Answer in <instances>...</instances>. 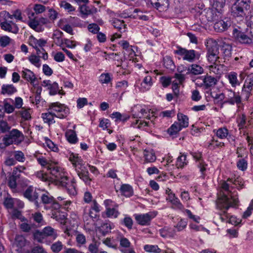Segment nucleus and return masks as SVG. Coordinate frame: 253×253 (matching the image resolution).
<instances>
[{
	"label": "nucleus",
	"instance_id": "603ef678",
	"mask_svg": "<svg viewBox=\"0 0 253 253\" xmlns=\"http://www.w3.org/2000/svg\"><path fill=\"white\" fill-rule=\"evenodd\" d=\"M217 208L220 210L223 211V213L220 214V218L222 221L230 222L232 216H230L229 214L227 212V211L228 209L226 210L224 209H219L218 207Z\"/></svg>",
	"mask_w": 253,
	"mask_h": 253
},
{
	"label": "nucleus",
	"instance_id": "412c9836",
	"mask_svg": "<svg viewBox=\"0 0 253 253\" xmlns=\"http://www.w3.org/2000/svg\"><path fill=\"white\" fill-rule=\"evenodd\" d=\"M22 77L27 81L30 82L31 84H33L36 80V78L34 73L27 69H25L22 71Z\"/></svg>",
	"mask_w": 253,
	"mask_h": 253
},
{
	"label": "nucleus",
	"instance_id": "a211bd4d",
	"mask_svg": "<svg viewBox=\"0 0 253 253\" xmlns=\"http://www.w3.org/2000/svg\"><path fill=\"white\" fill-rule=\"evenodd\" d=\"M82 168L78 174V175L86 185H90L92 179L89 176V172L86 168L84 166Z\"/></svg>",
	"mask_w": 253,
	"mask_h": 253
},
{
	"label": "nucleus",
	"instance_id": "dca6fc26",
	"mask_svg": "<svg viewBox=\"0 0 253 253\" xmlns=\"http://www.w3.org/2000/svg\"><path fill=\"white\" fill-rule=\"evenodd\" d=\"M230 25L231 22L228 19L225 18L224 20L220 19L215 21L213 27L217 32H222L227 30Z\"/></svg>",
	"mask_w": 253,
	"mask_h": 253
},
{
	"label": "nucleus",
	"instance_id": "09e8293b",
	"mask_svg": "<svg viewBox=\"0 0 253 253\" xmlns=\"http://www.w3.org/2000/svg\"><path fill=\"white\" fill-rule=\"evenodd\" d=\"M42 231H40L39 230H36L33 233V238L35 240L37 241L39 243H42L43 240L45 238Z\"/></svg>",
	"mask_w": 253,
	"mask_h": 253
},
{
	"label": "nucleus",
	"instance_id": "cd10ccee",
	"mask_svg": "<svg viewBox=\"0 0 253 253\" xmlns=\"http://www.w3.org/2000/svg\"><path fill=\"white\" fill-rule=\"evenodd\" d=\"M65 136L70 143L75 144L78 141L76 132L72 129H69L65 133Z\"/></svg>",
	"mask_w": 253,
	"mask_h": 253
},
{
	"label": "nucleus",
	"instance_id": "9b49d317",
	"mask_svg": "<svg viewBox=\"0 0 253 253\" xmlns=\"http://www.w3.org/2000/svg\"><path fill=\"white\" fill-rule=\"evenodd\" d=\"M23 196L28 199L30 201L34 203L37 208L41 206V203H39L38 199L39 198V193L35 190L33 187L30 186L27 188L23 193Z\"/></svg>",
	"mask_w": 253,
	"mask_h": 253
},
{
	"label": "nucleus",
	"instance_id": "0e129e2a",
	"mask_svg": "<svg viewBox=\"0 0 253 253\" xmlns=\"http://www.w3.org/2000/svg\"><path fill=\"white\" fill-rule=\"evenodd\" d=\"M28 25L30 28H31L33 30L38 32L40 31V30L38 29V26L40 25L38 19H37L36 18H34L32 19H31L28 22Z\"/></svg>",
	"mask_w": 253,
	"mask_h": 253
},
{
	"label": "nucleus",
	"instance_id": "6e6552de",
	"mask_svg": "<svg viewBox=\"0 0 253 253\" xmlns=\"http://www.w3.org/2000/svg\"><path fill=\"white\" fill-rule=\"evenodd\" d=\"M48 110L55 113V117L60 119L66 118L69 113V108L58 102L50 103Z\"/></svg>",
	"mask_w": 253,
	"mask_h": 253
},
{
	"label": "nucleus",
	"instance_id": "423d86ee",
	"mask_svg": "<svg viewBox=\"0 0 253 253\" xmlns=\"http://www.w3.org/2000/svg\"><path fill=\"white\" fill-rule=\"evenodd\" d=\"M177 49L174 51L176 54L182 56L184 60L189 62H193L196 60H199L200 58L201 53L194 49L188 50L180 46H177Z\"/></svg>",
	"mask_w": 253,
	"mask_h": 253
},
{
	"label": "nucleus",
	"instance_id": "6ab92c4d",
	"mask_svg": "<svg viewBox=\"0 0 253 253\" xmlns=\"http://www.w3.org/2000/svg\"><path fill=\"white\" fill-rule=\"evenodd\" d=\"M204 73V69L200 65L196 64H193L187 69L186 75H198Z\"/></svg>",
	"mask_w": 253,
	"mask_h": 253
},
{
	"label": "nucleus",
	"instance_id": "393cba45",
	"mask_svg": "<svg viewBox=\"0 0 253 253\" xmlns=\"http://www.w3.org/2000/svg\"><path fill=\"white\" fill-rule=\"evenodd\" d=\"M177 119L178 121V124L181 128L186 127L188 126L189 119L186 115H185L182 113L177 114Z\"/></svg>",
	"mask_w": 253,
	"mask_h": 253
},
{
	"label": "nucleus",
	"instance_id": "b1692460",
	"mask_svg": "<svg viewBox=\"0 0 253 253\" xmlns=\"http://www.w3.org/2000/svg\"><path fill=\"white\" fill-rule=\"evenodd\" d=\"M20 174H17V170H13L12 174L10 175L8 180V185L11 189H15L17 187L16 180L19 177Z\"/></svg>",
	"mask_w": 253,
	"mask_h": 253
},
{
	"label": "nucleus",
	"instance_id": "bf43d9fd",
	"mask_svg": "<svg viewBox=\"0 0 253 253\" xmlns=\"http://www.w3.org/2000/svg\"><path fill=\"white\" fill-rule=\"evenodd\" d=\"M171 203L172 205V208L174 209H177L181 211H183L184 210L183 205L181 203L177 198H175V200H172Z\"/></svg>",
	"mask_w": 253,
	"mask_h": 253
},
{
	"label": "nucleus",
	"instance_id": "473e14b6",
	"mask_svg": "<svg viewBox=\"0 0 253 253\" xmlns=\"http://www.w3.org/2000/svg\"><path fill=\"white\" fill-rule=\"evenodd\" d=\"M111 117L113 119H116L115 121L126 122L129 118V116L126 114H122L120 112H116L111 115Z\"/></svg>",
	"mask_w": 253,
	"mask_h": 253
},
{
	"label": "nucleus",
	"instance_id": "a878e982",
	"mask_svg": "<svg viewBox=\"0 0 253 253\" xmlns=\"http://www.w3.org/2000/svg\"><path fill=\"white\" fill-rule=\"evenodd\" d=\"M217 82L216 79L210 76H206L203 79V83L205 89H208L209 87L216 84Z\"/></svg>",
	"mask_w": 253,
	"mask_h": 253
},
{
	"label": "nucleus",
	"instance_id": "680f3d73",
	"mask_svg": "<svg viewBox=\"0 0 253 253\" xmlns=\"http://www.w3.org/2000/svg\"><path fill=\"white\" fill-rule=\"evenodd\" d=\"M59 5L61 7H63L68 12L74 11L75 10V8L70 3L66 1H61Z\"/></svg>",
	"mask_w": 253,
	"mask_h": 253
},
{
	"label": "nucleus",
	"instance_id": "864d4df0",
	"mask_svg": "<svg viewBox=\"0 0 253 253\" xmlns=\"http://www.w3.org/2000/svg\"><path fill=\"white\" fill-rule=\"evenodd\" d=\"M112 80L109 73H103L100 77L99 81L101 84H109Z\"/></svg>",
	"mask_w": 253,
	"mask_h": 253
},
{
	"label": "nucleus",
	"instance_id": "e433bc0d",
	"mask_svg": "<svg viewBox=\"0 0 253 253\" xmlns=\"http://www.w3.org/2000/svg\"><path fill=\"white\" fill-rule=\"evenodd\" d=\"M29 110L30 109L22 108L20 110L16 111L15 114L20 115L24 121L29 120L31 118Z\"/></svg>",
	"mask_w": 253,
	"mask_h": 253
},
{
	"label": "nucleus",
	"instance_id": "8fccbe9b",
	"mask_svg": "<svg viewBox=\"0 0 253 253\" xmlns=\"http://www.w3.org/2000/svg\"><path fill=\"white\" fill-rule=\"evenodd\" d=\"M32 43H31V45L34 46H40L41 48L43 47V46H45L47 42L46 41L41 39L39 40H38L35 38H33V40L32 41Z\"/></svg>",
	"mask_w": 253,
	"mask_h": 253
},
{
	"label": "nucleus",
	"instance_id": "ddd939ff",
	"mask_svg": "<svg viewBox=\"0 0 253 253\" xmlns=\"http://www.w3.org/2000/svg\"><path fill=\"white\" fill-rule=\"evenodd\" d=\"M155 216L151 212L142 214H135V219L139 225L147 226L150 224L151 219Z\"/></svg>",
	"mask_w": 253,
	"mask_h": 253
},
{
	"label": "nucleus",
	"instance_id": "49530a36",
	"mask_svg": "<svg viewBox=\"0 0 253 253\" xmlns=\"http://www.w3.org/2000/svg\"><path fill=\"white\" fill-rule=\"evenodd\" d=\"M13 155L16 162H24L26 158L24 153L21 151H15L13 152Z\"/></svg>",
	"mask_w": 253,
	"mask_h": 253
},
{
	"label": "nucleus",
	"instance_id": "e2e57ef3",
	"mask_svg": "<svg viewBox=\"0 0 253 253\" xmlns=\"http://www.w3.org/2000/svg\"><path fill=\"white\" fill-rule=\"evenodd\" d=\"M30 62L37 67H40L41 64L40 63V57L35 55H32L29 57Z\"/></svg>",
	"mask_w": 253,
	"mask_h": 253
},
{
	"label": "nucleus",
	"instance_id": "f03ea898",
	"mask_svg": "<svg viewBox=\"0 0 253 253\" xmlns=\"http://www.w3.org/2000/svg\"><path fill=\"white\" fill-rule=\"evenodd\" d=\"M251 0H235L232 5L231 13L235 17L243 18L246 16L247 26L253 24L252 14L250 9Z\"/></svg>",
	"mask_w": 253,
	"mask_h": 253
},
{
	"label": "nucleus",
	"instance_id": "c85d7f7f",
	"mask_svg": "<svg viewBox=\"0 0 253 253\" xmlns=\"http://www.w3.org/2000/svg\"><path fill=\"white\" fill-rule=\"evenodd\" d=\"M223 55L225 59L229 60L231 56L232 46L229 44L224 43L222 46Z\"/></svg>",
	"mask_w": 253,
	"mask_h": 253
},
{
	"label": "nucleus",
	"instance_id": "bb28decb",
	"mask_svg": "<svg viewBox=\"0 0 253 253\" xmlns=\"http://www.w3.org/2000/svg\"><path fill=\"white\" fill-rule=\"evenodd\" d=\"M174 229L165 227L160 230V233L162 237L164 238L173 237L175 234Z\"/></svg>",
	"mask_w": 253,
	"mask_h": 253
},
{
	"label": "nucleus",
	"instance_id": "5fc2aeb1",
	"mask_svg": "<svg viewBox=\"0 0 253 253\" xmlns=\"http://www.w3.org/2000/svg\"><path fill=\"white\" fill-rule=\"evenodd\" d=\"M42 231L45 237L51 236L53 237V239H55L56 237V235L54 234V229L51 227H46L42 230Z\"/></svg>",
	"mask_w": 253,
	"mask_h": 253
},
{
	"label": "nucleus",
	"instance_id": "13d9d810",
	"mask_svg": "<svg viewBox=\"0 0 253 253\" xmlns=\"http://www.w3.org/2000/svg\"><path fill=\"white\" fill-rule=\"evenodd\" d=\"M14 199L11 197H7L4 198L3 205L6 209H12L14 206Z\"/></svg>",
	"mask_w": 253,
	"mask_h": 253
},
{
	"label": "nucleus",
	"instance_id": "3c124183",
	"mask_svg": "<svg viewBox=\"0 0 253 253\" xmlns=\"http://www.w3.org/2000/svg\"><path fill=\"white\" fill-rule=\"evenodd\" d=\"M133 220L129 216H126L121 221V223L124 225L128 229H132L133 225Z\"/></svg>",
	"mask_w": 253,
	"mask_h": 253
},
{
	"label": "nucleus",
	"instance_id": "69168bd1",
	"mask_svg": "<svg viewBox=\"0 0 253 253\" xmlns=\"http://www.w3.org/2000/svg\"><path fill=\"white\" fill-rule=\"evenodd\" d=\"M87 29L90 32L95 34L99 31L100 27L96 23H91L87 26Z\"/></svg>",
	"mask_w": 253,
	"mask_h": 253
},
{
	"label": "nucleus",
	"instance_id": "0eeeda50",
	"mask_svg": "<svg viewBox=\"0 0 253 253\" xmlns=\"http://www.w3.org/2000/svg\"><path fill=\"white\" fill-rule=\"evenodd\" d=\"M207 57L208 61L215 64L219 58V46L217 43L213 40H211L207 42Z\"/></svg>",
	"mask_w": 253,
	"mask_h": 253
},
{
	"label": "nucleus",
	"instance_id": "39448f33",
	"mask_svg": "<svg viewBox=\"0 0 253 253\" xmlns=\"http://www.w3.org/2000/svg\"><path fill=\"white\" fill-rule=\"evenodd\" d=\"M24 139L22 132L17 129H12L6 134L2 139L4 144L7 146L11 144H19Z\"/></svg>",
	"mask_w": 253,
	"mask_h": 253
},
{
	"label": "nucleus",
	"instance_id": "f257e3e1",
	"mask_svg": "<svg viewBox=\"0 0 253 253\" xmlns=\"http://www.w3.org/2000/svg\"><path fill=\"white\" fill-rule=\"evenodd\" d=\"M46 168L49 171L50 175L41 170L36 173L37 177L43 181H50L57 185L66 188L70 194H76L75 186L71 185V188H69L68 177L61 168L52 166L51 165H48Z\"/></svg>",
	"mask_w": 253,
	"mask_h": 253
},
{
	"label": "nucleus",
	"instance_id": "c756f323",
	"mask_svg": "<svg viewBox=\"0 0 253 253\" xmlns=\"http://www.w3.org/2000/svg\"><path fill=\"white\" fill-rule=\"evenodd\" d=\"M152 84V77L150 76H147L144 78L140 85L141 89L144 91L149 90Z\"/></svg>",
	"mask_w": 253,
	"mask_h": 253
},
{
	"label": "nucleus",
	"instance_id": "6e6d98bb",
	"mask_svg": "<svg viewBox=\"0 0 253 253\" xmlns=\"http://www.w3.org/2000/svg\"><path fill=\"white\" fill-rule=\"evenodd\" d=\"M216 136L221 139L227 137L228 134V130L225 127L219 128L216 131Z\"/></svg>",
	"mask_w": 253,
	"mask_h": 253
},
{
	"label": "nucleus",
	"instance_id": "338daca9",
	"mask_svg": "<svg viewBox=\"0 0 253 253\" xmlns=\"http://www.w3.org/2000/svg\"><path fill=\"white\" fill-rule=\"evenodd\" d=\"M171 78L169 77L162 76L160 79V81L164 87H168L171 83Z\"/></svg>",
	"mask_w": 253,
	"mask_h": 253
},
{
	"label": "nucleus",
	"instance_id": "aec40b11",
	"mask_svg": "<svg viewBox=\"0 0 253 253\" xmlns=\"http://www.w3.org/2000/svg\"><path fill=\"white\" fill-rule=\"evenodd\" d=\"M120 192L122 195L130 197L133 195V190L131 186L128 184H123L121 186Z\"/></svg>",
	"mask_w": 253,
	"mask_h": 253
},
{
	"label": "nucleus",
	"instance_id": "c9c22d12",
	"mask_svg": "<svg viewBox=\"0 0 253 253\" xmlns=\"http://www.w3.org/2000/svg\"><path fill=\"white\" fill-rule=\"evenodd\" d=\"M144 156L145 161L148 163L154 162L156 159L155 154L152 150L150 151L145 150L144 151Z\"/></svg>",
	"mask_w": 253,
	"mask_h": 253
},
{
	"label": "nucleus",
	"instance_id": "79ce46f5",
	"mask_svg": "<svg viewBox=\"0 0 253 253\" xmlns=\"http://www.w3.org/2000/svg\"><path fill=\"white\" fill-rule=\"evenodd\" d=\"M55 113L53 112H48L46 113L42 114V118L43 119L44 122L47 123L49 124L54 123L55 121H53Z\"/></svg>",
	"mask_w": 253,
	"mask_h": 253
},
{
	"label": "nucleus",
	"instance_id": "7ed1b4c3",
	"mask_svg": "<svg viewBox=\"0 0 253 253\" xmlns=\"http://www.w3.org/2000/svg\"><path fill=\"white\" fill-rule=\"evenodd\" d=\"M221 188L226 193H224L223 195L218 199L217 207L226 210L229 209L230 207H236L239 202L236 191L232 192L230 190L229 184L226 181L222 183Z\"/></svg>",
	"mask_w": 253,
	"mask_h": 253
},
{
	"label": "nucleus",
	"instance_id": "2eb2a0df",
	"mask_svg": "<svg viewBox=\"0 0 253 253\" xmlns=\"http://www.w3.org/2000/svg\"><path fill=\"white\" fill-rule=\"evenodd\" d=\"M79 10L81 17L83 18H85L88 15L95 14L97 12V8L93 6H87L86 4L81 5L79 7Z\"/></svg>",
	"mask_w": 253,
	"mask_h": 253
},
{
	"label": "nucleus",
	"instance_id": "37998d69",
	"mask_svg": "<svg viewBox=\"0 0 253 253\" xmlns=\"http://www.w3.org/2000/svg\"><path fill=\"white\" fill-rule=\"evenodd\" d=\"M54 200V198L48 193L43 194L41 196L42 203L44 205H51Z\"/></svg>",
	"mask_w": 253,
	"mask_h": 253
},
{
	"label": "nucleus",
	"instance_id": "052dcab7",
	"mask_svg": "<svg viewBox=\"0 0 253 253\" xmlns=\"http://www.w3.org/2000/svg\"><path fill=\"white\" fill-rule=\"evenodd\" d=\"M10 128L8 123L6 121L0 120V133H4L8 131Z\"/></svg>",
	"mask_w": 253,
	"mask_h": 253
},
{
	"label": "nucleus",
	"instance_id": "a18cd8bd",
	"mask_svg": "<svg viewBox=\"0 0 253 253\" xmlns=\"http://www.w3.org/2000/svg\"><path fill=\"white\" fill-rule=\"evenodd\" d=\"M144 249L147 252L155 253H160L162 252V250L160 249L157 245H146L144 247Z\"/></svg>",
	"mask_w": 253,
	"mask_h": 253
},
{
	"label": "nucleus",
	"instance_id": "ea45409f",
	"mask_svg": "<svg viewBox=\"0 0 253 253\" xmlns=\"http://www.w3.org/2000/svg\"><path fill=\"white\" fill-rule=\"evenodd\" d=\"M182 129L178 123L175 122L172 124L171 126L168 129V133L170 136H173L176 134L179 131Z\"/></svg>",
	"mask_w": 253,
	"mask_h": 253
},
{
	"label": "nucleus",
	"instance_id": "4d7b16f0",
	"mask_svg": "<svg viewBox=\"0 0 253 253\" xmlns=\"http://www.w3.org/2000/svg\"><path fill=\"white\" fill-rule=\"evenodd\" d=\"M63 245L60 241H57L51 246V249L54 253H58L62 250Z\"/></svg>",
	"mask_w": 253,
	"mask_h": 253
},
{
	"label": "nucleus",
	"instance_id": "9d476101",
	"mask_svg": "<svg viewBox=\"0 0 253 253\" xmlns=\"http://www.w3.org/2000/svg\"><path fill=\"white\" fill-rule=\"evenodd\" d=\"M250 69L247 68L245 70L244 74L247 76L243 89L242 95L244 96L246 99H248L250 95L251 92L253 89V76L252 73L249 71Z\"/></svg>",
	"mask_w": 253,
	"mask_h": 253
},
{
	"label": "nucleus",
	"instance_id": "a19ab883",
	"mask_svg": "<svg viewBox=\"0 0 253 253\" xmlns=\"http://www.w3.org/2000/svg\"><path fill=\"white\" fill-rule=\"evenodd\" d=\"M15 243L17 247L21 249L26 246L27 240L23 235H17L15 238Z\"/></svg>",
	"mask_w": 253,
	"mask_h": 253
},
{
	"label": "nucleus",
	"instance_id": "c03bdc74",
	"mask_svg": "<svg viewBox=\"0 0 253 253\" xmlns=\"http://www.w3.org/2000/svg\"><path fill=\"white\" fill-rule=\"evenodd\" d=\"M163 64L168 69L173 70L175 68V65L172 60L169 56H166L164 58Z\"/></svg>",
	"mask_w": 253,
	"mask_h": 253
},
{
	"label": "nucleus",
	"instance_id": "774afa93",
	"mask_svg": "<svg viewBox=\"0 0 253 253\" xmlns=\"http://www.w3.org/2000/svg\"><path fill=\"white\" fill-rule=\"evenodd\" d=\"M186 156L184 155H182L179 156L177 159L176 165L178 167L182 168L185 165H187Z\"/></svg>",
	"mask_w": 253,
	"mask_h": 253
},
{
	"label": "nucleus",
	"instance_id": "4be33fe9",
	"mask_svg": "<svg viewBox=\"0 0 253 253\" xmlns=\"http://www.w3.org/2000/svg\"><path fill=\"white\" fill-rule=\"evenodd\" d=\"M0 26L2 30L11 32L13 33L16 34L18 32V28L16 24H14V27L13 28L12 25L7 22V21H3L0 23Z\"/></svg>",
	"mask_w": 253,
	"mask_h": 253
},
{
	"label": "nucleus",
	"instance_id": "7c9ffc66",
	"mask_svg": "<svg viewBox=\"0 0 253 253\" xmlns=\"http://www.w3.org/2000/svg\"><path fill=\"white\" fill-rule=\"evenodd\" d=\"M67 213L66 212H60L59 211L52 212L51 217L56 220L62 223L66 218Z\"/></svg>",
	"mask_w": 253,
	"mask_h": 253
},
{
	"label": "nucleus",
	"instance_id": "20e7f679",
	"mask_svg": "<svg viewBox=\"0 0 253 253\" xmlns=\"http://www.w3.org/2000/svg\"><path fill=\"white\" fill-rule=\"evenodd\" d=\"M245 32H242L240 27L235 28L233 30V37L235 41L242 44H250L252 42L253 36L252 34V26H248Z\"/></svg>",
	"mask_w": 253,
	"mask_h": 253
},
{
	"label": "nucleus",
	"instance_id": "72a5a7b5",
	"mask_svg": "<svg viewBox=\"0 0 253 253\" xmlns=\"http://www.w3.org/2000/svg\"><path fill=\"white\" fill-rule=\"evenodd\" d=\"M112 24L113 26L118 29L121 33H123L126 31V25L124 24L123 20L115 19L113 20Z\"/></svg>",
	"mask_w": 253,
	"mask_h": 253
},
{
	"label": "nucleus",
	"instance_id": "58836bf2",
	"mask_svg": "<svg viewBox=\"0 0 253 253\" xmlns=\"http://www.w3.org/2000/svg\"><path fill=\"white\" fill-rule=\"evenodd\" d=\"M112 226L110 223H103L99 228V232L103 236L111 232Z\"/></svg>",
	"mask_w": 253,
	"mask_h": 253
},
{
	"label": "nucleus",
	"instance_id": "f8f14e48",
	"mask_svg": "<svg viewBox=\"0 0 253 253\" xmlns=\"http://www.w3.org/2000/svg\"><path fill=\"white\" fill-rule=\"evenodd\" d=\"M241 102V97L238 93H236L231 90L228 91L227 96L225 97V100L222 103L221 107L223 104L228 103L231 105L239 104Z\"/></svg>",
	"mask_w": 253,
	"mask_h": 253
},
{
	"label": "nucleus",
	"instance_id": "de8ad7c7",
	"mask_svg": "<svg viewBox=\"0 0 253 253\" xmlns=\"http://www.w3.org/2000/svg\"><path fill=\"white\" fill-rule=\"evenodd\" d=\"M27 253H47L45 250L42 246L38 245L31 248L30 250H28Z\"/></svg>",
	"mask_w": 253,
	"mask_h": 253
},
{
	"label": "nucleus",
	"instance_id": "f3484780",
	"mask_svg": "<svg viewBox=\"0 0 253 253\" xmlns=\"http://www.w3.org/2000/svg\"><path fill=\"white\" fill-rule=\"evenodd\" d=\"M193 158L196 160L197 163V166L200 169V170L202 174H204V173L206 170V167L207 165L205 162L201 159L202 154L197 153H191Z\"/></svg>",
	"mask_w": 253,
	"mask_h": 253
},
{
	"label": "nucleus",
	"instance_id": "1a4fd4ad",
	"mask_svg": "<svg viewBox=\"0 0 253 253\" xmlns=\"http://www.w3.org/2000/svg\"><path fill=\"white\" fill-rule=\"evenodd\" d=\"M201 14L208 22H212L221 18L222 10L215 7H209L205 8Z\"/></svg>",
	"mask_w": 253,
	"mask_h": 253
},
{
	"label": "nucleus",
	"instance_id": "4c0bfd02",
	"mask_svg": "<svg viewBox=\"0 0 253 253\" xmlns=\"http://www.w3.org/2000/svg\"><path fill=\"white\" fill-rule=\"evenodd\" d=\"M228 78L229 83L232 86L235 87L240 84L239 81L237 79V74L234 72H231L228 75Z\"/></svg>",
	"mask_w": 253,
	"mask_h": 253
},
{
	"label": "nucleus",
	"instance_id": "4468645a",
	"mask_svg": "<svg viewBox=\"0 0 253 253\" xmlns=\"http://www.w3.org/2000/svg\"><path fill=\"white\" fill-rule=\"evenodd\" d=\"M152 6L160 11L166 10L169 7V0H149Z\"/></svg>",
	"mask_w": 253,
	"mask_h": 253
},
{
	"label": "nucleus",
	"instance_id": "5701e85b",
	"mask_svg": "<svg viewBox=\"0 0 253 253\" xmlns=\"http://www.w3.org/2000/svg\"><path fill=\"white\" fill-rule=\"evenodd\" d=\"M17 91V89L13 84H3L1 86V94L10 95Z\"/></svg>",
	"mask_w": 253,
	"mask_h": 253
},
{
	"label": "nucleus",
	"instance_id": "f704fd0d",
	"mask_svg": "<svg viewBox=\"0 0 253 253\" xmlns=\"http://www.w3.org/2000/svg\"><path fill=\"white\" fill-rule=\"evenodd\" d=\"M48 89L49 90V93L50 95H54L57 93L59 94H65V93L61 92L59 89L58 84L56 82H54L53 84H51L48 87Z\"/></svg>",
	"mask_w": 253,
	"mask_h": 253
},
{
	"label": "nucleus",
	"instance_id": "2f4dec72",
	"mask_svg": "<svg viewBox=\"0 0 253 253\" xmlns=\"http://www.w3.org/2000/svg\"><path fill=\"white\" fill-rule=\"evenodd\" d=\"M63 34V33L59 30L54 31L53 34L52 38L54 40L55 44L57 45L61 46L63 44L64 39H62Z\"/></svg>",
	"mask_w": 253,
	"mask_h": 253
}]
</instances>
